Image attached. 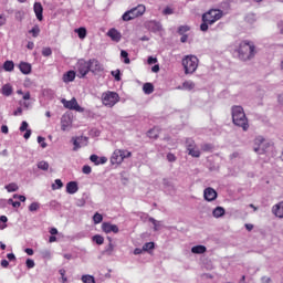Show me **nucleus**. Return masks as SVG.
<instances>
[{
    "label": "nucleus",
    "instance_id": "obj_1",
    "mask_svg": "<svg viewBox=\"0 0 283 283\" xmlns=\"http://www.w3.org/2000/svg\"><path fill=\"white\" fill-rule=\"evenodd\" d=\"M224 17V11L220 9H210L201 17L202 23L200 24L201 32H207L209 25H213L217 21H220Z\"/></svg>",
    "mask_w": 283,
    "mask_h": 283
},
{
    "label": "nucleus",
    "instance_id": "obj_2",
    "mask_svg": "<svg viewBox=\"0 0 283 283\" xmlns=\"http://www.w3.org/2000/svg\"><path fill=\"white\" fill-rule=\"evenodd\" d=\"M237 52L240 61H251L252 59H255V54H258L255 44L249 40L241 41Z\"/></svg>",
    "mask_w": 283,
    "mask_h": 283
},
{
    "label": "nucleus",
    "instance_id": "obj_3",
    "mask_svg": "<svg viewBox=\"0 0 283 283\" xmlns=\"http://www.w3.org/2000/svg\"><path fill=\"white\" fill-rule=\"evenodd\" d=\"M232 123L237 127H241L244 132H249V118H247V113L242 106H232Z\"/></svg>",
    "mask_w": 283,
    "mask_h": 283
},
{
    "label": "nucleus",
    "instance_id": "obj_4",
    "mask_svg": "<svg viewBox=\"0 0 283 283\" xmlns=\"http://www.w3.org/2000/svg\"><path fill=\"white\" fill-rule=\"evenodd\" d=\"M200 60L196 55H186L182 59V66L185 69V74H193L198 70Z\"/></svg>",
    "mask_w": 283,
    "mask_h": 283
},
{
    "label": "nucleus",
    "instance_id": "obj_5",
    "mask_svg": "<svg viewBox=\"0 0 283 283\" xmlns=\"http://www.w3.org/2000/svg\"><path fill=\"white\" fill-rule=\"evenodd\" d=\"M146 8L145 4H139L128 11H126L122 19L123 21H134V19H138V17H143L145 14Z\"/></svg>",
    "mask_w": 283,
    "mask_h": 283
},
{
    "label": "nucleus",
    "instance_id": "obj_6",
    "mask_svg": "<svg viewBox=\"0 0 283 283\" xmlns=\"http://www.w3.org/2000/svg\"><path fill=\"white\" fill-rule=\"evenodd\" d=\"M120 101V96L116 92L107 91L102 94V104L105 107H114Z\"/></svg>",
    "mask_w": 283,
    "mask_h": 283
},
{
    "label": "nucleus",
    "instance_id": "obj_7",
    "mask_svg": "<svg viewBox=\"0 0 283 283\" xmlns=\"http://www.w3.org/2000/svg\"><path fill=\"white\" fill-rule=\"evenodd\" d=\"M125 158H132V151L125 149H116L111 157V163L112 165H122Z\"/></svg>",
    "mask_w": 283,
    "mask_h": 283
},
{
    "label": "nucleus",
    "instance_id": "obj_8",
    "mask_svg": "<svg viewBox=\"0 0 283 283\" xmlns=\"http://www.w3.org/2000/svg\"><path fill=\"white\" fill-rule=\"evenodd\" d=\"M76 70L80 74V78H85L90 74V61L83 59L78 60L76 63Z\"/></svg>",
    "mask_w": 283,
    "mask_h": 283
},
{
    "label": "nucleus",
    "instance_id": "obj_9",
    "mask_svg": "<svg viewBox=\"0 0 283 283\" xmlns=\"http://www.w3.org/2000/svg\"><path fill=\"white\" fill-rule=\"evenodd\" d=\"M62 104L66 109H74L75 112H85V108L78 105V102L73 97L71 101L62 99Z\"/></svg>",
    "mask_w": 283,
    "mask_h": 283
},
{
    "label": "nucleus",
    "instance_id": "obj_10",
    "mask_svg": "<svg viewBox=\"0 0 283 283\" xmlns=\"http://www.w3.org/2000/svg\"><path fill=\"white\" fill-rule=\"evenodd\" d=\"M254 145H256V147H254V151L256 154H264L266 151V145L269 144L266 143V139H264V137L258 136L254 139Z\"/></svg>",
    "mask_w": 283,
    "mask_h": 283
},
{
    "label": "nucleus",
    "instance_id": "obj_11",
    "mask_svg": "<svg viewBox=\"0 0 283 283\" xmlns=\"http://www.w3.org/2000/svg\"><path fill=\"white\" fill-rule=\"evenodd\" d=\"M88 65H90V72L92 74H101L105 69L103 67V64L96 59H91L88 60Z\"/></svg>",
    "mask_w": 283,
    "mask_h": 283
},
{
    "label": "nucleus",
    "instance_id": "obj_12",
    "mask_svg": "<svg viewBox=\"0 0 283 283\" xmlns=\"http://www.w3.org/2000/svg\"><path fill=\"white\" fill-rule=\"evenodd\" d=\"M90 138L85 137V136H80V137H73V151H78V149H81V147H87V143H88Z\"/></svg>",
    "mask_w": 283,
    "mask_h": 283
},
{
    "label": "nucleus",
    "instance_id": "obj_13",
    "mask_svg": "<svg viewBox=\"0 0 283 283\" xmlns=\"http://www.w3.org/2000/svg\"><path fill=\"white\" fill-rule=\"evenodd\" d=\"M203 198L207 200V202H213V200L218 198V192L216 189L208 187L203 190Z\"/></svg>",
    "mask_w": 283,
    "mask_h": 283
},
{
    "label": "nucleus",
    "instance_id": "obj_14",
    "mask_svg": "<svg viewBox=\"0 0 283 283\" xmlns=\"http://www.w3.org/2000/svg\"><path fill=\"white\" fill-rule=\"evenodd\" d=\"M102 231L104 233H118L119 229H118V226H116V224H113L111 222H103Z\"/></svg>",
    "mask_w": 283,
    "mask_h": 283
},
{
    "label": "nucleus",
    "instance_id": "obj_15",
    "mask_svg": "<svg viewBox=\"0 0 283 283\" xmlns=\"http://www.w3.org/2000/svg\"><path fill=\"white\" fill-rule=\"evenodd\" d=\"M107 36H109L112 41H115V43H118L120 39H123V35L120 34V32L114 28L108 30Z\"/></svg>",
    "mask_w": 283,
    "mask_h": 283
},
{
    "label": "nucleus",
    "instance_id": "obj_16",
    "mask_svg": "<svg viewBox=\"0 0 283 283\" xmlns=\"http://www.w3.org/2000/svg\"><path fill=\"white\" fill-rule=\"evenodd\" d=\"M33 10L38 21H43V4H41V2H35Z\"/></svg>",
    "mask_w": 283,
    "mask_h": 283
},
{
    "label": "nucleus",
    "instance_id": "obj_17",
    "mask_svg": "<svg viewBox=\"0 0 283 283\" xmlns=\"http://www.w3.org/2000/svg\"><path fill=\"white\" fill-rule=\"evenodd\" d=\"M76 78V72L75 71H67L63 74L62 81L63 83H72Z\"/></svg>",
    "mask_w": 283,
    "mask_h": 283
},
{
    "label": "nucleus",
    "instance_id": "obj_18",
    "mask_svg": "<svg viewBox=\"0 0 283 283\" xmlns=\"http://www.w3.org/2000/svg\"><path fill=\"white\" fill-rule=\"evenodd\" d=\"M19 70L22 74H31L32 73V64L28 62H20Z\"/></svg>",
    "mask_w": 283,
    "mask_h": 283
},
{
    "label": "nucleus",
    "instance_id": "obj_19",
    "mask_svg": "<svg viewBox=\"0 0 283 283\" xmlns=\"http://www.w3.org/2000/svg\"><path fill=\"white\" fill-rule=\"evenodd\" d=\"M272 213H274L276 218H283V201L272 207Z\"/></svg>",
    "mask_w": 283,
    "mask_h": 283
},
{
    "label": "nucleus",
    "instance_id": "obj_20",
    "mask_svg": "<svg viewBox=\"0 0 283 283\" xmlns=\"http://www.w3.org/2000/svg\"><path fill=\"white\" fill-rule=\"evenodd\" d=\"M76 191H78V184H76V181H70L66 185V193L74 195Z\"/></svg>",
    "mask_w": 283,
    "mask_h": 283
},
{
    "label": "nucleus",
    "instance_id": "obj_21",
    "mask_svg": "<svg viewBox=\"0 0 283 283\" xmlns=\"http://www.w3.org/2000/svg\"><path fill=\"white\" fill-rule=\"evenodd\" d=\"M191 253L197 255H202V253H207V247L205 245H195L191 248Z\"/></svg>",
    "mask_w": 283,
    "mask_h": 283
},
{
    "label": "nucleus",
    "instance_id": "obj_22",
    "mask_svg": "<svg viewBox=\"0 0 283 283\" xmlns=\"http://www.w3.org/2000/svg\"><path fill=\"white\" fill-rule=\"evenodd\" d=\"M2 69L4 70V72H14V61L7 60L3 63Z\"/></svg>",
    "mask_w": 283,
    "mask_h": 283
},
{
    "label": "nucleus",
    "instance_id": "obj_23",
    "mask_svg": "<svg viewBox=\"0 0 283 283\" xmlns=\"http://www.w3.org/2000/svg\"><path fill=\"white\" fill-rule=\"evenodd\" d=\"M12 92H13V88L11 84H4L1 88V94L3 96H12Z\"/></svg>",
    "mask_w": 283,
    "mask_h": 283
},
{
    "label": "nucleus",
    "instance_id": "obj_24",
    "mask_svg": "<svg viewBox=\"0 0 283 283\" xmlns=\"http://www.w3.org/2000/svg\"><path fill=\"white\" fill-rule=\"evenodd\" d=\"M160 136V128L154 127L153 129L148 130V137L153 138L156 140Z\"/></svg>",
    "mask_w": 283,
    "mask_h": 283
},
{
    "label": "nucleus",
    "instance_id": "obj_25",
    "mask_svg": "<svg viewBox=\"0 0 283 283\" xmlns=\"http://www.w3.org/2000/svg\"><path fill=\"white\" fill-rule=\"evenodd\" d=\"M226 210L222 207H217L213 211H212V216L213 218H222V216H224Z\"/></svg>",
    "mask_w": 283,
    "mask_h": 283
},
{
    "label": "nucleus",
    "instance_id": "obj_26",
    "mask_svg": "<svg viewBox=\"0 0 283 283\" xmlns=\"http://www.w3.org/2000/svg\"><path fill=\"white\" fill-rule=\"evenodd\" d=\"M75 33L77 34L78 39H85V36H87V29L81 27L78 29H75Z\"/></svg>",
    "mask_w": 283,
    "mask_h": 283
},
{
    "label": "nucleus",
    "instance_id": "obj_27",
    "mask_svg": "<svg viewBox=\"0 0 283 283\" xmlns=\"http://www.w3.org/2000/svg\"><path fill=\"white\" fill-rule=\"evenodd\" d=\"M143 90L146 94H154V84L145 83Z\"/></svg>",
    "mask_w": 283,
    "mask_h": 283
},
{
    "label": "nucleus",
    "instance_id": "obj_28",
    "mask_svg": "<svg viewBox=\"0 0 283 283\" xmlns=\"http://www.w3.org/2000/svg\"><path fill=\"white\" fill-rule=\"evenodd\" d=\"M182 87L184 90H188L189 92H191V90L196 87V84L192 81H186L182 83Z\"/></svg>",
    "mask_w": 283,
    "mask_h": 283
},
{
    "label": "nucleus",
    "instance_id": "obj_29",
    "mask_svg": "<svg viewBox=\"0 0 283 283\" xmlns=\"http://www.w3.org/2000/svg\"><path fill=\"white\" fill-rule=\"evenodd\" d=\"M6 189H7V191H9V193H12L14 191H19V186L17 184L12 182V184L7 185Z\"/></svg>",
    "mask_w": 283,
    "mask_h": 283
},
{
    "label": "nucleus",
    "instance_id": "obj_30",
    "mask_svg": "<svg viewBox=\"0 0 283 283\" xmlns=\"http://www.w3.org/2000/svg\"><path fill=\"white\" fill-rule=\"evenodd\" d=\"M38 169H41L42 171H48L50 169V164L48 161H39Z\"/></svg>",
    "mask_w": 283,
    "mask_h": 283
},
{
    "label": "nucleus",
    "instance_id": "obj_31",
    "mask_svg": "<svg viewBox=\"0 0 283 283\" xmlns=\"http://www.w3.org/2000/svg\"><path fill=\"white\" fill-rule=\"evenodd\" d=\"M186 147H187V150L189 151V150H191V149H196V142L193 140V139H191V138H188L187 140H186Z\"/></svg>",
    "mask_w": 283,
    "mask_h": 283
},
{
    "label": "nucleus",
    "instance_id": "obj_32",
    "mask_svg": "<svg viewBox=\"0 0 283 283\" xmlns=\"http://www.w3.org/2000/svg\"><path fill=\"white\" fill-rule=\"evenodd\" d=\"M92 240H93V242H96L98 245L104 244V242H105V238H103V235H101V234H95L92 238Z\"/></svg>",
    "mask_w": 283,
    "mask_h": 283
},
{
    "label": "nucleus",
    "instance_id": "obj_33",
    "mask_svg": "<svg viewBox=\"0 0 283 283\" xmlns=\"http://www.w3.org/2000/svg\"><path fill=\"white\" fill-rule=\"evenodd\" d=\"M189 156H192V158H200V149L196 148H191L190 150H188Z\"/></svg>",
    "mask_w": 283,
    "mask_h": 283
},
{
    "label": "nucleus",
    "instance_id": "obj_34",
    "mask_svg": "<svg viewBox=\"0 0 283 283\" xmlns=\"http://www.w3.org/2000/svg\"><path fill=\"white\" fill-rule=\"evenodd\" d=\"M120 57L124 59V63H125L126 65H129L130 60H129V53H127V51L123 50V51L120 52Z\"/></svg>",
    "mask_w": 283,
    "mask_h": 283
},
{
    "label": "nucleus",
    "instance_id": "obj_35",
    "mask_svg": "<svg viewBox=\"0 0 283 283\" xmlns=\"http://www.w3.org/2000/svg\"><path fill=\"white\" fill-rule=\"evenodd\" d=\"M93 222H94V224H101V222H103V214L96 212L93 216Z\"/></svg>",
    "mask_w": 283,
    "mask_h": 283
},
{
    "label": "nucleus",
    "instance_id": "obj_36",
    "mask_svg": "<svg viewBox=\"0 0 283 283\" xmlns=\"http://www.w3.org/2000/svg\"><path fill=\"white\" fill-rule=\"evenodd\" d=\"M29 33L32 34L34 39H36V36H39V34L41 33V29L39 28V25H35L29 31Z\"/></svg>",
    "mask_w": 283,
    "mask_h": 283
},
{
    "label": "nucleus",
    "instance_id": "obj_37",
    "mask_svg": "<svg viewBox=\"0 0 283 283\" xmlns=\"http://www.w3.org/2000/svg\"><path fill=\"white\" fill-rule=\"evenodd\" d=\"M82 282L83 283H96V281L94 280V276H92V275H83Z\"/></svg>",
    "mask_w": 283,
    "mask_h": 283
},
{
    "label": "nucleus",
    "instance_id": "obj_38",
    "mask_svg": "<svg viewBox=\"0 0 283 283\" xmlns=\"http://www.w3.org/2000/svg\"><path fill=\"white\" fill-rule=\"evenodd\" d=\"M155 249V243L154 242H147L143 245V251H151Z\"/></svg>",
    "mask_w": 283,
    "mask_h": 283
},
{
    "label": "nucleus",
    "instance_id": "obj_39",
    "mask_svg": "<svg viewBox=\"0 0 283 283\" xmlns=\"http://www.w3.org/2000/svg\"><path fill=\"white\" fill-rule=\"evenodd\" d=\"M149 222H151V223L154 224L155 231H160V222H159V221H157V220L154 219V218H150V219H149Z\"/></svg>",
    "mask_w": 283,
    "mask_h": 283
},
{
    "label": "nucleus",
    "instance_id": "obj_40",
    "mask_svg": "<svg viewBox=\"0 0 283 283\" xmlns=\"http://www.w3.org/2000/svg\"><path fill=\"white\" fill-rule=\"evenodd\" d=\"M38 143H39V145H41V147L43 149H45V147H48V144L45 143V137L39 136L38 137Z\"/></svg>",
    "mask_w": 283,
    "mask_h": 283
},
{
    "label": "nucleus",
    "instance_id": "obj_41",
    "mask_svg": "<svg viewBox=\"0 0 283 283\" xmlns=\"http://www.w3.org/2000/svg\"><path fill=\"white\" fill-rule=\"evenodd\" d=\"M189 30H190L189 25H181L178 29V33L179 34H185L186 32H189Z\"/></svg>",
    "mask_w": 283,
    "mask_h": 283
},
{
    "label": "nucleus",
    "instance_id": "obj_42",
    "mask_svg": "<svg viewBox=\"0 0 283 283\" xmlns=\"http://www.w3.org/2000/svg\"><path fill=\"white\" fill-rule=\"evenodd\" d=\"M63 187V181L61 179H56L55 184L52 185V189H61Z\"/></svg>",
    "mask_w": 283,
    "mask_h": 283
},
{
    "label": "nucleus",
    "instance_id": "obj_43",
    "mask_svg": "<svg viewBox=\"0 0 283 283\" xmlns=\"http://www.w3.org/2000/svg\"><path fill=\"white\" fill-rule=\"evenodd\" d=\"M42 55L43 56H52V49L51 48L42 49Z\"/></svg>",
    "mask_w": 283,
    "mask_h": 283
},
{
    "label": "nucleus",
    "instance_id": "obj_44",
    "mask_svg": "<svg viewBox=\"0 0 283 283\" xmlns=\"http://www.w3.org/2000/svg\"><path fill=\"white\" fill-rule=\"evenodd\" d=\"M39 202H32L30 206H29V211H39Z\"/></svg>",
    "mask_w": 283,
    "mask_h": 283
},
{
    "label": "nucleus",
    "instance_id": "obj_45",
    "mask_svg": "<svg viewBox=\"0 0 283 283\" xmlns=\"http://www.w3.org/2000/svg\"><path fill=\"white\" fill-rule=\"evenodd\" d=\"M202 151H211L213 149V146L211 144H203L201 146Z\"/></svg>",
    "mask_w": 283,
    "mask_h": 283
},
{
    "label": "nucleus",
    "instance_id": "obj_46",
    "mask_svg": "<svg viewBox=\"0 0 283 283\" xmlns=\"http://www.w3.org/2000/svg\"><path fill=\"white\" fill-rule=\"evenodd\" d=\"M9 205H12L14 209H19V207H21L20 201H13L12 199L9 200Z\"/></svg>",
    "mask_w": 283,
    "mask_h": 283
},
{
    "label": "nucleus",
    "instance_id": "obj_47",
    "mask_svg": "<svg viewBox=\"0 0 283 283\" xmlns=\"http://www.w3.org/2000/svg\"><path fill=\"white\" fill-rule=\"evenodd\" d=\"M82 171H83V174L90 175V174H92V167L85 165V166H83Z\"/></svg>",
    "mask_w": 283,
    "mask_h": 283
},
{
    "label": "nucleus",
    "instance_id": "obj_48",
    "mask_svg": "<svg viewBox=\"0 0 283 283\" xmlns=\"http://www.w3.org/2000/svg\"><path fill=\"white\" fill-rule=\"evenodd\" d=\"M167 160H168V163H176V155L169 153L167 155Z\"/></svg>",
    "mask_w": 283,
    "mask_h": 283
},
{
    "label": "nucleus",
    "instance_id": "obj_49",
    "mask_svg": "<svg viewBox=\"0 0 283 283\" xmlns=\"http://www.w3.org/2000/svg\"><path fill=\"white\" fill-rule=\"evenodd\" d=\"M67 127H70V124L67 122L62 120L61 122V129H62V132H66Z\"/></svg>",
    "mask_w": 283,
    "mask_h": 283
},
{
    "label": "nucleus",
    "instance_id": "obj_50",
    "mask_svg": "<svg viewBox=\"0 0 283 283\" xmlns=\"http://www.w3.org/2000/svg\"><path fill=\"white\" fill-rule=\"evenodd\" d=\"M25 264L29 269H34V260L28 259Z\"/></svg>",
    "mask_w": 283,
    "mask_h": 283
},
{
    "label": "nucleus",
    "instance_id": "obj_51",
    "mask_svg": "<svg viewBox=\"0 0 283 283\" xmlns=\"http://www.w3.org/2000/svg\"><path fill=\"white\" fill-rule=\"evenodd\" d=\"M90 160H91V163H95L96 165H101V163H98V157L96 155H91Z\"/></svg>",
    "mask_w": 283,
    "mask_h": 283
},
{
    "label": "nucleus",
    "instance_id": "obj_52",
    "mask_svg": "<svg viewBox=\"0 0 283 283\" xmlns=\"http://www.w3.org/2000/svg\"><path fill=\"white\" fill-rule=\"evenodd\" d=\"M112 75L115 76V81H120V71H112Z\"/></svg>",
    "mask_w": 283,
    "mask_h": 283
},
{
    "label": "nucleus",
    "instance_id": "obj_53",
    "mask_svg": "<svg viewBox=\"0 0 283 283\" xmlns=\"http://www.w3.org/2000/svg\"><path fill=\"white\" fill-rule=\"evenodd\" d=\"M20 132H28V122H22L20 126Z\"/></svg>",
    "mask_w": 283,
    "mask_h": 283
},
{
    "label": "nucleus",
    "instance_id": "obj_54",
    "mask_svg": "<svg viewBox=\"0 0 283 283\" xmlns=\"http://www.w3.org/2000/svg\"><path fill=\"white\" fill-rule=\"evenodd\" d=\"M59 273H60V275H61L63 282H67V277H65V269H61V270L59 271Z\"/></svg>",
    "mask_w": 283,
    "mask_h": 283
},
{
    "label": "nucleus",
    "instance_id": "obj_55",
    "mask_svg": "<svg viewBox=\"0 0 283 283\" xmlns=\"http://www.w3.org/2000/svg\"><path fill=\"white\" fill-rule=\"evenodd\" d=\"M154 63H158V59H156L154 56H149L148 57V65H154Z\"/></svg>",
    "mask_w": 283,
    "mask_h": 283
},
{
    "label": "nucleus",
    "instance_id": "obj_56",
    "mask_svg": "<svg viewBox=\"0 0 283 283\" xmlns=\"http://www.w3.org/2000/svg\"><path fill=\"white\" fill-rule=\"evenodd\" d=\"M21 114H23V108L18 107L14 112H13V116H21Z\"/></svg>",
    "mask_w": 283,
    "mask_h": 283
},
{
    "label": "nucleus",
    "instance_id": "obj_57",
    "mask_svg": "<svg viewBox=\"0 0 283 283\" xmlns=\"http://www.w3.org/2000/svg\"><path fill=\"white\" fill-rule=\"evenodd\" d=\"M163 13L164 14H172L174 13V9L167 7L166 9H164Z\"/></svg>",
    "mask_w": 283,
    "mask_h": 283
},
{
    "label": "nucleus",
    "instance_id": "obj_58",
    "mask_svg": "<svg viewBox=\"0 0 283 283\" xmlns=\"http://www.w3.org/2000/svg\"><path fill=\"white\" fill-rule=\"evenodd\" d=\"M13 198H18V200H20V202H25V196H23V195H15V196H13Z\"/></svg>",
    "mask_w": 283,
    "mask_h": 283
},
{
    "label": "nucleus",
    "instance_id": "obj_59",
    "mask_svg": "<svg viewBox=\"0 0 283 283\" xmlns=\"http://www.w3.org/2000/svg\"><path fill=\"white\" fill-rule=\"evenodd\" d=\"M30 136H32V130L31 129L25 130L23 138H25V140H28V138H30Z\"/></svg>",
    "mask_w": 283,
    "mask_h": 283
},
{
    "label": "nucleus",
    "instance_id": "obj_60",
    "mask_svg": "<svg viewBox=\"0 0 283 283\" xmlns=\"http://www.w3.org/2000/svg\"><path fill=\"white\" fill-rule=\"evenodd\" d=\"M7 258H8V260H10V262L17 260V256L14 255V253L7 254Z\"/></svg>",
    "mask_w": 283,
    "mask_h": 283
},
{
    "label": "nucleus",
    "instance_id": "obj_61",
    "mask_svg": "<svg viewBox=\"0 0 283 283\" xmlns=\"http://www.w3.org/2000/svg\"><path fill=\"white\" fill-rule=\"evenodd\" d=\"M261 282H262V283H271V277H269V276H263V277H261Z\"/></svg>",
    "mask_w": 283,
    "mask_h": 283
},
{
    "label": "nucleus",
    "instance_id": "obj_62",
    "mask_svg": "<svg viewBox=\"0 0 283 283\" xmlns=\"http://www.w3.org/2000/svg\"><path fill=\"white\" fill-rule=\"evenodd\" d=\"M1 132H2V134H8V132H9L8 126L7 125H2L1 126Z\"/></svg>",
    "mask_w": 283,
    "mask_h": 283
},
{
    "label": "nucleus",
    "instance_id": "obj_63",
    "mask_svg": "<svg viewBox=\"0 0 283 283\" xmlns=\"http://www.w3.org/2000/svg\"><path fill=\"white\" fill-rule=\"evenodd\" d=\"M27 48L28 50H34V42H28Z\"/></svg>",
    "mask_w": 283,
    "mask_h": 283
},
{
    "label": "nucleus",
    "instance_id": "obj_64",
    "mask_svg": "<svg viewBox=\"0 0 283 283\" xmlns=\"http://www.w3.org/2000/svg\"><path fill=\"white\" fill-rule=\"evenodd\" d=\"M280 32L283 34V20L279 23Z\"/></svg>",
    "mask_w": 283,
    "mask_h": 283
}]
</instances>
